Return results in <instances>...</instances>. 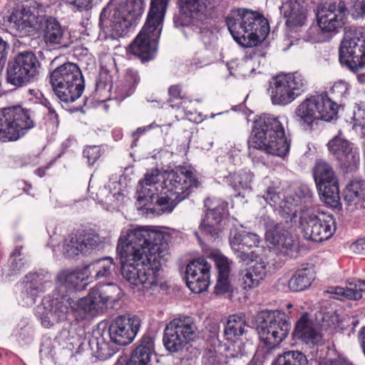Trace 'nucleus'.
<instances>
[{
  "instance_id": "1",
  "label": "nucleus",
  "mask_w": 365,
  "mask_h": 365,
  "mask_svg": "<svg viewBox=\"0 0 365 365\" xmlns=\"http://www.w3.org/2000/svg\"><path fill=\"white\" fill-rule=\"evenodd\" d=\"M168 248L165 235L148 226L123 230L117 245L123 277L133 288L155 289L158 286L160 255Z\"/></svg>"
},
{
  "instance_id": "2",
  "label": "nucleus",
  "mask_w": 365,
  "mask_h": 365,
  "mask_svg": "<svg viewBox=\"0 0 365 365\" xmlns=\"http://www.w3.org/2000/svg\"><path fill=\"white\" fill-rule=\"evenodd\" d=\"M199 185L195 174L185 167L163 173L153 170L138 182L136 207L143 214L170 213Z\"/></svg>"
},
{
  "instance_id": "3",
  "label": "nucleus",
  "mask_w": 365,
  "mask_h": 365,
  "mask_svg": "<svg viewBox=\"0 0 365 365\" xmlns=\"http://www.w3.org/2000/svg\"><path fill=\"white\" fill-rule=\"evenodd\" d=\"M120 287L115 283H107L93 287L88 294L78 300L73 297H63L61 304L56 308L54 314L57 322L70 320V317H83L86 314L91 315L103 312L118 300Z\"/></svg>"
},
{
  "instance_id": "4",
  "label": "nucleus",
  "mask_w": 365,
  "mask_h": 365,
  "mask_svg": "<svg viewBox=\"0 0 365 365\" xmlns=\"http://www.w3.org/2000/svg\"><path fill=\"white\" fill-rule=\"evenodd\" d=\"M145 8L144 0H111L101 12L99 36L102 39L123 37L140 21Z\"/></svg>"
},
{
  "instance_id": "5",
  "label": "nucleus",
  "mask_w": 365,
  "mask_h": 365,
  "mask_svg": "<svg viewBox=\"0 0 365 365\" xmlns=\"http://www.w3.org/2000/svg\"><path fill=\"white\" fill-rule=\"evenodd\" d=\"M89 283L84 267L81 269H65L56 276V289L52 295L43 298L41 304L36 308V316L41 324L48 328L54 322H57L55 309L61 304L63 297H72L71 294L83 290Z\"/></svg>"
},
{
  "instance_id": "6",
  "label": "nucleus",
  "mask_w": 365,
  "mask_h": 365,
  "mask_svg": "<svg viewBox=\"0 0 365 365\" xmlns=\"http://www.w3.org/2000/svg\"><path fill=\"white\" fill-rule=\"evenodd\" d=\"M291 139L285 135L282 123L277 117L262 115L253 123L250 148L284 158L289 152Z\"/></svg>"
},
{
  "instance_id": "7",
  "label": "nucleus",
  "mask_w": 365,
  "mask_h": 365,
  "mask_svg": "<svg viewBox=\"0 0 365 365\" xmlns=\"http://www.w3.org/2000/svg\"><path fill=\"white\" fill-rule=\"evenodd\" d=\"M225 21L233 39L243 47L258 46L269 31L268 21L264 16L246 9L231 10Z\"/></svg>"
},
{
  "instance_id": "8",
  "label": "nucleus",
  "mask_w": 365,
  "mask_h": 365,
  "mask_svg": "<svg viewBox=\"0 0 365 365\" xmlns=\"http://www.w3.org/2000/svg\"><path fill=\"white\" fill-rule=\"evenodd\" d=\"M258 319L261 320L257 327L259 338L265 346L266 352H269L287 336L291 323L286 313L279 310H263L259 313ZM264 348L259 349L254 361L260 357L264 359Z\"/></svg>"
},
{
  "instance_id": "9",
  "label": "nucleus",
  "mask_w": 365,
  "mask_h": 365,
  "mask_svg": "<svg viewBox=\"0 0 365 365\" xmlns=\"http://www.w3.org/2000/svg\"><path fill=\"white\" fill-rule=\"evenodd\" d=\"M339 58L343 66L357 75L360 82H365V30L363 28H351L345 31Z\"/></svg>"
},
{
  "instance_id": "10",
  "label": "nucleus",
  "mask_w": 365,
  "mask_h": 365,
  "mask_svg": "<svg viewBox=\"0 0 365 365\" xmlns=\"http://www.w3.org/2000/svg\"><path fill=\"white\" fill-rule=\"evenodd\" d=\"M50 83L56 96L66 103L79 98L85 88L80 68L71 62L65 63L51 72Z\"/></svg>"
},
{
  "instance_id": "11",
  "label": "nucleus",
  "mask_w": 365,
  "mask_h": 365,
  "mask_svg": "<svg viewBox=\"0 0 365 365\" xmlns=\"http://www.w3.org/2000/svg\"><path fill=\"white\" fill-rule=\"evenodd\" d=\"M32 113L19 106L0 109V141H16L34 128Z\"/></svg>"
},
{
  "instance_id": "12",
  "label": "nucleus",
  "mask_w": 365,
  "mask_h": 365,
  "mask_svg": "<svg viewBox=\"0 0 365 365\" xmlns=\"http://www.w3.org/2000/svg\"><path fill=\"white\" fill-rule=\"evenodd\" d=\"M197 336V328L190 317H182L170 321L163 331V343L170 353H178Z\"/></svg>"
},
{
  "instance_id": "13",
  "label": "nucleus",
  "mask_w": 365,
  "mask_h": 365,
  "mask_svg": "<svg viewBox=\"0 0 365 365\" xmlns=\"http://www.w3.org/2000/svg\"><path fill=\"white\" fill-rule=\"evenodd\" d=\"M41 63L31 51L19 53L9 61L6 68V82L16 88L34 81L39 73Z\"/></svg>"
},
{
  "instance_id": "14",
  "label": "nucleus",
  "mask_w": 365,
  "mask_h": 365,
  "mask_svg": "<svg viewBox=\"0 0 365 365\" xmlns=\"http://www.w3.org/2000/svg\"><path fill=\"white\" fill-rule=\"evenodd\" d=\"M347 11L344 0H326L317 5L314 14L319 26L331 37L344 27Z\"/></svg>"
},
{
  "instance_id": "15",
  "label": "nucleus",
  "mask_w": 365,
  "mask_h": 365,
  "mask_svg": "<svg viewBox=\"0 0 365 365\" xmlns=\"http://www.w3.org/2000/svg\"><path fill=\"white\" fill-rule=\"evenodd\" d=\"M162 29L163 24H157L155 21L146 19L143 29L130 45L129 52L138 57L142 62L154 58Z\"/></svg>"
},
{
  "instance_id": "16",
  "label": "nucleus",
  "mask_w": 365,
  "mask_h": 365,
  "mask_svg": "<svg viewBox=\"0 0 365 365\" xmlns=\"http://www.w3.org/2000/svg\"><path fill=\"white\" fill-rule=\"evenodd\" d=\"M300 223L306 239L322 242L329 239L336 230V220L332 215L306 211L300 217Z\"/></svg>"
},
{
  "instance_id": "17",
  "label": "nucleus",
  "mask_w": 365,
  "mask_h": 365,
  "mask_svg": "<svg viewBox=\"0 0 365 365\" xmlns=\"http://www.w3.org/2000/svg\"><path fill=\"white\" fill-rule=\"evenodd\" d=\"M36 3L26 2L12 9L7 21L21 37L34 36L44 15H38Z\"/></svg>"
},
{
  "instance_id": "18",
  "label": "nucleus",
  "mask_w": 365,
  "mask_h": 365,
  "mask_svg": "<svg viewBox=\"0 0 365 365\" xmlns=\"http://www.w3.org/2000/svg\"><path fill=\"white\" fill-rule=\"evenodd\" d=\"M205 206L207 207L205 217L200 225V232L211 241L219 238L226 222L227 203L220 200L207 199Z\"/></svg>"
},
{
  "instance_id": "19",
  "label": "nucleus",
  "mask_w": 365,
  "mask_h": 365,
  "mask_svg": "<svg viewBox=\"0 0 365 365\" xmlns=\"http://www.w3.org/2000/svg\"><path fill=\"white\" fill-rule=\"evenodd\" d=\"M179 14L173 17L175 27L189 29L193 19L201 20L212 6L213 0H176Z\"/></svg>"
},
{
  "instance_id": "20",
  "label": "nucleus",
  "mask_w": 365,
  "mask_h": 365,
  "mask_svg": "<svg viewBox=\"0 0 365 365\" xmlns=\"http://www.w3.org/2000/svg\"><path fill=\"white\" fill-rule=\"evenodd\" d=\"M140 327V319L135 315H122L112 321L105 329L114 343L125 346L131 343Z\"/></svg>"
},
{
  "instance_id": "21",
  "label": "nucleus",
  "mask_w": 365,
  "mask_h": 365,
  "mask_svg": "<svg viewBox=\"0 0 365 365\" xmlns=\"http://www.w3.org/2000/svg\"><path fill=\"white\" fill-rule=\"evenodd\" d=\"M315 9L309 0H282L280 13L290 29L304 26L314 13Z\"/></svg>"
},
{
  "instance_id": "22",
  "label": "nucleus",
  "mask_w": 365,
  "mask_h": 365,
  "mask_svg": "<svg viewBox=\"0 0 365 365\" xmlns=\"http://www.w3.org/2000/svg\"><path fill=\"white\" fill-rule=\"evenodd\" d=\"M210 264L204 259H194L187 265L186 284L192 292L200 294L207 290L210 284Z\"/></svg>"
},
{
  "instance_id": "23",
  "label": "nucleus",
  "mask_w": 365,
  "mask_h": 365,
  "mask_svg": "<svg viewBox=\"0 0 365 365\" xmlns=\"http://www.w3.org/2000/svg\"><path fill=\"white\" fill-rule=\"evenodd\" d=\"M266 240L273 245L279 255L292 257L296 250V245L292 236L282 223L267 225Z\"/></svg>"
},
{
  "instance_id": "24",
  "label": "nucleus",
  "mask_w": 365,
  "mask_h": 365,
  "mask_svg": "<svg viewBox=\"0 0 365 365\" xmlns=\"http://www.w3.org/2000/svg\"><path fill=\"white\" fill-rule=\"evenodd\" d=\"M38 33L47 46L67 47L66 31L56 18L44 15L38 29Z\"/></svg>"
},
{
  "instance_id": "25",
  "label": "nucleus",
  "mask_w": 365,
  "mask_h": 365,
  "mask_svg": "<svg viewBox=\"0 0 365 365\" xmlns=\"http://www.w3.org/2000/svg\"><path fill=\"white\" fill-rule=\"evenodd\" d=\"M98 245V237L91 234H71L64 240L63 254L68 259L86 254Z\"/></svg>"
},
{
  "instance_id": "26",
  "label": "nucleus",
  "mask_w": 365,
  "mask_h": 365,
  "mask_svg": "<svg viewBox=\"0 0 365 365\" xmlns=\"http://www.w3.org/2000/svg\"><path fill=\"white\" fill-rule=\"evenodd\" d=\"M51 274L44 270L30 272L26 275L22 294L26 295L27 305L34 304L38 294L51 285Z\"/></svg>"
},
{
  "instance_id": "27",
  "label": "nucleus",
  "mask_w": 365,
  "mask_h": 365,
  "mask_svg": "<svg viewBox=\"0 0 365 365\" xmlns=\"http://www.w3.org/2000/svg\"><path fill=\"white\" fill-rule=\"evenodd\" d=\"M88 344L92 354L101 361L110 358L118 350V344L114 343L105 329L94 330Z\"/></svg>"
},
{
  "instance_id": "28",
  "label": "nucleus",
  "mask_w": 365,
  "mask_h": 365,
  "mask_svg": "<svg viewBox=\"0 0 365 365\" xmlns=\"http://www.w3.org/2000/svg\"><path fill=\"white\" fill-rule=\"evenodd\" d=\"M314 95L307 97L295 110V120L305 130L312 129L315 120H320Z\"/></svg>"
},
{
  "instance_id": "29",
  "label": "nucleus",
  "mask_w": 365,
  "mask_h": 365,
  "mask_svg": "<svg viewBox=\"0 0 365 365\" xmlns=\"http://www.w3.org/2000/svg\"><path fill=\"white\" fill-rule=\"evenodd\" d=\"M292 336L307 345L318 344L322 340V334L316 324L304 316L297 322Z\"/></svg>"
},
{
  "instance_id": "30",
  "label": "nucleus",
  "mask_w": 365,
  "mask_h": 365,
  "mask_svg": "<svg viewBox=\"0 0 365 365\" xmlns=\"http://www.w3.org/2000/svg\"><path fill=\"white\" fill-rule=\"evenodd\" d=\"M270 97L274 105L284 106L295 100L289 81L284 74L277 75L270 83Z\"/></svg>"
},
{
  "instance_id": "31",
  "label": "nucleus",
  "mask_w": 365,
  "mask_h": 365,
  "mask_svg": "<svg viewBox=\"0 0 365 365\" xmlns=\"http://www.w3.org/2000/svg\"><path fill=\"white\" fill-rule=\"evenodd\" d=\"M84 269L89 282L109 279L115 271L114 260L110 257L96 259L84 266Z\"/></svg>"
},
{
  "instance_id": "32",
  "label": "nucleus",
  "mask_w": 365,
  "mask_h": 365,
  "mask_svg": "<svg viewBox=\"0 0 365 365\" xmlns=\"http://www.w3.org/2000/svg\"><path fill=\"white\" fill-rule=\"evenodd\" d=\"M348 286L331 287L327 292L332 295L334 299L340 301L359 300L362 297V292H365V280L354 279L351 282L347 281Z\"/></svg>"
},
{
  "instance_id": "33",
  "label": "nucleus",
  "mask_w": 365,
  "mask_h": 365,
  "mask_svg": "<svg viewBox=\"0 0 365 365\" xmlns=\"http://www.w3.org/2000/svg\"><path fill=\"white\" fill-rule=\"evenodd\" d=\"M155 353L154 338L145 334L138 345L133 351L126 365H148L152 355Z\"/></svg>"
},
{
  "instance_id": "34",
  "label": "nucleus",
  "mask_w": 365,
  "mask_h": 365,
  "mask_svg": "<svg viewBox=\"0 0 365 365\" xmlns=\"http://www.w3.org/2000/svg\"><path fill=\"white\" fill-rule=\"evenodd\" d=\"M119 182L115 181L109 182L98 190L96 194L98 202L106 206L108 210H115L119 208L122 204L124 195L120 190Z\"/></svg>"
},
{
  "instance_id": "35",
  "label": "nucleus",
  "mask_w": 365,
  "mask_h": 365,
  "mask_svg": "<svg viewBox=\"0 0 365 365\" xmlns=\"http://www.w3.org/2000/svg\"><path fill=\"white\" fill-rule=\"evenodd\" d=\"M344 199L349 205L356 209L364 207L365 201V181L354 178L346 185L344 191Z\"/></svg>"
},
{
  "instance_id": "36",
  "label": "nucleus",
  "mask_w": 365,
  "mask_h": 365,
  "mask_svg": "<svg viewBox=\"0 0 365 365\" xmlns=\"http://www.w3.org/2000/svg\"><path fill=\"white\" fill-rule=\"evenodd\" d=\"M229 241L231 247L238 246L251 249L258 246L259 237L253 232H247L242 226H239L230 230Z\"/></svg>"
},
{
  "instance_id": "37",
  "label": "nucleus",
  "mask_w": 365,
  "mask_h": 365,
  "mask_svg": "<svg viewBox=\"0 0 365 365\" xmlns=\"http://www.w3.org/2000/svg\"><path fill=\"white\" fill-rule=\"evenodd\" d=\"M215 262L218 270L217 283L215 287V292L217 294H222L229 291V275L230 272V262L227 257L222 254L215 255Z\"/></svg>"
},
{
  "instance_id": "38",
  "label": "nucleus",
  "mask_w": 365,
  "mask_h": 365,
  "mask_svg": "<svg viewBox=\"0 0 365 365\" xmlns=\"http://www.w3.org/2000/svg\"><path fill=\"white\" fill-rule=\"evenodd\" d=\"M313 175L317 187L339 182L334 168L324 160H317L313 170Z\"/></svg>"
},
{
  "instance_id": "39",
  "label": "nucleus",
  "mask_w": 365,
  "mask_h": 365,
  "mask_svg": "<svg viewBox=\"0 0 365 365\" xmlns=\"http://www.w3.org/2000/svg\"><path fill=\"white\" fill-rule=\"evenodd\" d=\"M314 97L321 120L329 122L337 118L339 105L332 101L327 93L317 94Z\"/></svg>"
},
{
  "instance_id": "40",
  "label": "nucleus",
  "mask_w": 365,
  "mask_h": 365,
  "mask_svg": "<svg viewBox=\"0 0 365 365\" xmlns=\"http://www.w3.org/2000/svg\"><path fill=\"white\" fill-rule=\"evenodd\" d=\"M140 82V76L137 71L132 68L125 70L124 81L120 82L115 88L116 98L120 101L132 95Z\"/></svg>"
},
{
  "instance_id": "41",
  "label": "nucleus",
  "mask_w": 365,
  "mask_h": 365,
  "mask_svg": "<svg viewBox=\"0 0 365 365\" xmlns=\"http://www.w3.org/2000/svg\"><path fill=\"white\" fill-rule=\"evenodd\" d=\"M266 275L264 262H257L246 269L242 274V284L245 289L257 287Z\"/></svg>"
},
{
  "instance_id": "42",
  "label": "nucleus",
  "mask_w": 365,
  "mask_h": 365,
  "mask_svg": "<svg viewBox=\"0 0 365 365\" xmlns=\"http://www.w3.org/2000/svg\"><path fill=\"white\" fill-rule=\"evenodd\" d=\"M315 278L312 267H304L295 272L288 282V287L293 292H301L310 287Z\"/></svg>"
},
{
  "instance_id": "43",
  "label": "nucleus",
  "mask_w": 365,
  "mask_h": 365,
  "mask_svg": "<svg viewBox=\"0 0 365 365\" xmlns=\"http://www.w3.org/2000/svg\"><path fill=\"white\" fill-rule=\"evenodd\" d=\"M246 322L244 317L233 314L228 317L224 329L227 340L235 341L245 333Z\"/></svg>"
},
{
  "instance_id": "44",
  "label": "nucleus",
  "mask_w": 365,
  "mask_h": 365,
  "mask_svg": "<svg viewBox=\"0 0 365 365\" xmlns=\"http://www.w3.org/2000/svg\"><path fill=\"white\" fill-rule=\"evenodd\" d=\"M40 103L48 110L40 123V127L46 132L53 133L57 130L59 125L58 115L47 98L41 100Z\"/></svg>"
},
{
  "instance_id": "45",
  "label": "nucleus",
  "mask_w": 365,
  "mask_h": 365,
  "mask_svg": "<svg viewBox=\"0 0 365 365\" xmlns=\"http://www.w3.org/2000/svg\"><path fill=\"white\" fill-rule=\"evenodd\" d=\"M252 180L253 175L247 170L231 173L227 178V183L235 190L250 189Z\"/></svg>"
},
{
  "instance_id": "46",
  "label": "nucleus",
  "mask_w": 365,
  "mask_h": 365,
  "mask_svg": "<svg viewBox=\"0 0 365 365\" xmlns=\"http://www.w3.org/2000/svg\"><path fill=\"white\" fill-rule=\"evenodd\" d=\"M190 31H192L199 36V38L207 50H214L217 44V36L207 27H199L194 24L190 26L189 29H185L183 32L186 34Z\"/></svg>"
},
{
  "instance_id": "47",
  "label": "nucleus",
  "mask_w": 365,
  "mask_h": 365,
  "mask_svg": "<svg viewBox=\"0 0 365 365\" xmlns=\"http://www.w3.org/2000/svg\"><path fill=\"white\" fill-rule=\"evenodd\" d=\"M324 202L331 207H341L339 182L317 187Z\"/></svg>"
},
{
  "instance_id": "48",
  "label": "nucleus",
  "mask_w": 365,
  "mask_h": 365,
  "mask_svg": "<svg viewBox=\"0 0 365 365\" xmlns=\"http://www.w3.org/2000/svg\"><path fill=\"white\" fill-rule=\"evenodd\" d=\"M336 161L344 173L355 172L358 170L360 162L359 150L356 148H353L346 155L339 157Z\"/></svg>"
},
{
  "instance_id": "49",
  "label": "nucleus",
  "mask_w": 365,
  "mask_h": 365,
  "mask_svg": "<svg viewBox=\"0 0 365 365\" xmlns=\"http://www.w3.org/2000/svg\"><path fill=\"white\" fill-rule=\"evenodd\" d=\"M284 75L287 81H289L290 89L295 99L307 90L308 81L302 73L296 71Z\"/></svg>"
},
{
  "instance_id": "50",
  "label": "nucleus",
  "mask_w": 365,
  "mask_h": 365,
  "mask_svg": "<svg viewBox=\"0 0 365 365\" xmlns=\"http://www.w3.org/2000/svg\"><path fill=\"white\" fill-rule=\"evenodd\" d=\"M22 245H16L14 251L11 253L9 259V275H15L26 268L27 259L22 253Z\"/></svg>"
},
{
  "instance_id": "51",
  "label": "nucleus",
  "mask_w": 365,
  "mask_h": 365,
  "mask_svg": "<svg viewBox=\"0 0 365 365\" xmlns=\"http://www.w3.org/2000/svg\"><path fill=\"white\" fill-rule=\"evenodd\" d=\"M327 147L329 151L336 160H338L339 157L346 155L348 151L354 148L353 144L349 140L338 136L330 140L327 143Z\"/></svg>"
},
{
  "instance_id": "52",
  "label": "nucleus",
  "mask_w": 365,
  "mask_h": 365,
  "mask_svg": "<svg viewBox=\"0 0 365 365\" xmlns=\"http://www.w3.org/2000/svg\"><path fill=\"white\" fill-rule=\"evenodd\" d=\"M306 356L298 351H289L275 360L272 365H307Z\"/></svg>"
},
{
  "instance_id": "53",
  "label": "nucleus",
  "mask_w": 365,
  "mask_h": 365,
  "mask_svg": "<svg viewBox=\"0 0 365 365\" xmlns=\"http://www.w3.org/2000/svg\"><path fill=\"white\" fill-rule=\"evenodd\" d=\"M349 89L350 86L347 82L339 80L331 87L329 98L339 106H342L348 100Z\"/></svg>"
},
{
  "instance_id": "54",
  "label": "nucleus",
  "mask_w": 365,
  "mask_h": 365,
  "mask_svg": "<svg viewBox=\"0 0 365 365\" xmlns=\"http://www.w3.org/2000/svg\"><path fill=\"white\" fill-rule=\"evenodd\" d=\"M170 0H151L147 19L158 24L163 23L165 14Z\"/></svg>"
},
{
  "instance_id": "55",
  "label": "nucleus",
  "mask_w": 365,
  "mask_h": 365,
  "mask_svg": "<svg viewBox=\"0 0 365 365\" xmlns=\"http://www.w3.org/2000/svg\"><path fill=\"white\" fill-rule=\"evenodd\" d=\"M305 37L308 41L316 43L325 41L329 36L327 33L324 32L322 27L317 23L316 25L312 24L309 26L306 32Z\"/></svg>"
},
{
  "instance_id": "56",
  "label": "nucleus",
  "mask_w": 365,
  "mask_h": 365,
  "mask_svg": "<svg viewBox=\"0 0 365 365\" xmlns=\"http://www.w3.org/2000/svg\"><path fill=\"white\" fill-rule=\"evenodd\" d=\"M279 187H268L262 197L271 206L278 205L280 207H286L287 201L283 202L279 192L277 191Z\"/></svg>"
},
{
  "instance_id": "57",
  "label": "nucleus",
  "mask_w": 365,
  "mask_h": 365,
  "mask_svg": "<svg viewBox=\"0 0 365 365\" xmlns=\"http://www.w3.org/2000/svg\"><path fill=\"white\" fill-rule=\"evenodd\" d=\"M349 12L354 19L365 17V0H352Z\"/></svg>"
},
{
  "instance_id": "58",
  "label": "nucleus",
  "mask_w": 365,
  "mask_h": 365,
  "mask_svg": "<svg viewBox=\"0 0 365 365\" xmlns=\"http://www.w3.org/2000/svg\"><path fill=\"white\" fill-rule=\"evenodd\" d=\"M351 120L354 121L353 128L359 126L363 130L365 129V108L357 104L353 110Z\"/></svg>"
},
{
  "instance_id": "59",
  "label": "nucleus",
  "mask_w": 365,
  "mask_h": 365,
  "mask_svg": "<svg viewBox=\"0 0 365 365\" xmlns=\"http://www.w3.org/2000/svg\"><path fill=\"white\" fill-rule=\"evenodd\" d=\"M83 157L87 158L88 165H93L101 155L100 148L98 146H87L83 152Z\"/></svg>"
},
{
  "instance_id": "60",
  "label": "nucleus",
  "mask_w": 365,
  "mask_h": 365,
  "mask_svg": "<svg viewBox=\"0 0 365 365\" xmlns=\"http://www.w3.org/2000/svg\"><path fill=\"white\" fill-rule=\"evenodd\" d=\"M231 248L235 252V254L236 255L237 257L242 262H252L257 257V255L255 252H254L253 251L249 252H246L245 251V248H242L241 247L238 246Z\"/></svg>"
},
{
  "instance_id": "61",
  "label": "nucleus",
  "mask_w": 365,
  "mask_h": 365,
  "mask_svg": "<svg viewBox=\"0 0 365 365\" xmlns=\"http://www.w3.org/2000/svg\"><path fill=\"white\" fill-rule=\"evenodd\" d=\"M202 362V365H223L216 351L211 350H209L205 354Z\"/></svg>"
},
{
  "instance_id": "62",
  "label": "nucleus",
  "mask_w": 365,
  "mask_h": 365,
  "mask_svg": "<svg viewBox=\"0 0 365 365\" xmlns=\"http://www.w3.org/2000/svg\"><path fill=\"white\" fill-rule=\"evenodd\" d=\"M94 0H67V4L76 8L77 10H88L91 8Z\"/></svg>"
},
{
  "instance_id": "63",
  "label": "nucleus",
  "mask_w": 365,
  "mask_h": 365,
  "mask_svg": "<svg viewBox=\"0 0 365 365\" xmlns=\"http://www.w3.org/2000/svg\"><path fill=\"white\" fill-rule=\"evenodd\" d=\"M296 194L299 198L304 199L307 202H311L313 197V192L307 185L299 186Z\"/></svg>"
},
{
  "instance_id": "64",
  "label": "nucleus",
  "mask_w": 365,
  "mask_h": 365,
  "mask_svg": "<svg viewBox=\"0 0 365 365\" xmlns=\"http://www.w3.org/2000/svg\"><path fill=\"white\" fill-rule=\"evenodd\" d=\"M9 44L0 36V70H1L6 63L7 49Z\"/></svg>"
}]
</instances>
